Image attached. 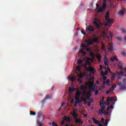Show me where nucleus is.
<instances>
[{"label": "nucleus", "instance_id": "obj_1", "mask_svg": "<svg viewBox=\"0 0 126 126\" xmlns=\"http://www.w3.org/2000/svg\"><path fill=\"white\" fill-rule=\"evenodd\" d=\"M98 42V37H95L94 38H89L87 41V44L89 45H94V43Z\"/></svg>", "mask_w": 126, "mask_h": 126}, {"label": "nucleus", "instance_id": "obj_2", "mask_svg": "<svg viewBox=\"0 0 126 126\" xmlns=\"http://www.w3.org/2000/svg\"><path fill=\"white\" fill-rule=\"evenodd\" d=\"M93 23L95 25L97 29H100L102 26H103V24L102 23H98L96 21H93Z\"/></svg>", "mask_w": 126, "mask_h": 126}, {"label": "nucleus", "instance_id": "obj_3", "mask_svg": "<svg viewBox=\"0 0 126 126\" xmlns=\"http://www.w3.org/2000/svg\"><path fill=\"white\" fill-rule=\"evenodd\" d=\"M98 114H99V115L104 114V116H108V115H109V112H106V110H104V109H102V108H100V109L98 110Z\"/></svg>", "mask_w": 126, "mask_h": 126}, {"label": "nucleus", "instance_id": "obj_4", "mask_svg": "<svg viewBox=\"0 0 126 126\" xmlns=\"http://www.w3.org/2000/svg\"><path fill=\"white\" fill-rule=\"evenodd\" d=\"M86 31H89V32H94V31H95V28H94L92 26L90 25L86 28Z\"/></svg>", "mask_w": 126, "mask_h": 126}, {"label": "nucleus", "instance_id": "obj_5", "mask_svg": "<svg viewBox=\"0 0 126 126\" xmlns=\"http://www.w3.org/2000/svg\"><path fill=\"white\" fill-rule=\"evenodd\" d=\"M107 49H108V46H106L105 43L102 42L101 50H102V51H104V52H105V53H107Z\"/></svg>", "mask_w": 126, "mask_h": 126}, {"label": "nucleus", "instance_id": "obj_6", "mask_svg": "<svg viewBox=\"0 0 126 126\" xmlns=\"http://www.w3.org/2000/svg\"><path fill=\"white\" fill-rule=\"evenodd\" d=\"M38 117L39 120L41 119V122H43V120H44V115L42 112H38Z\"/></svg>", "mask_w": 126, "mask_h": 126}, {"label": "nucleus", "instance_id": "obj_7", "mask_svg": "<svg viewBox=\"0 0 126 126\" xmlns=\"http://www.w3.org/2000/svg\"><path fill=\"white\" fill-rule=\"evenodd\" d=\"M80 95H81V92H80V91L77 92L76 93V94L75 95V100H79V97H80Z\"/></svg>", "mask_w": 126, "mask_h": 126}, {"label": "nucleus", "instance_id": "obj_8", "mask_svg": "<svg viewBox=\"0 0 126 126\" xmlns=\"http://www.w3.org/2000/svg\"><path fill=\"white\" fill-rule=\"evenodd\" d=\"M105 9H106V5H103V7L98 8L97 12H102Z\"/></svg>", "mask_w": 126, "mask_h": 126}, {"label": "nucleus", "instance_id": "obj_9", "mask_svg": "<svg viewBox=\"0 0 126 126\" xmlns=\"http://www.w3.org/2000/svg\"><path fill=\"white\" fill-rule=\"evenodd\" d=\"M118 66L120 69H123L124 64H123L121 62H119L118 64Z\"/></svg>", "mask_w": 126, "mask_h": 126}, {"label": "nucleus", "instance_id": "obj_10", "mask_svg": "<svg viewBox=\"0 0 126 126\" xmlns=\"http://www.w3.org/2000/svg\"><path fill=\"white\" fill-rule=\"evenodd\" d=\"M50 99H52V96H51L50 95H46L44 99L43 100V102H45V100H49Z\"/></svg>", "mask_w": 126, "mask_h": 126}, {"label": "nucleus", "instance_id": "obj_11", "mask_svg": "<svg viewBox=\"0 0 126 126\" xmlns=\"http://www.w3.org/2000/svg\"><path fill=\"white\" fill-rule=\"evenodd\" d=\"M125 11H126V9H125L120 10L118 13L119 15H123L124 14V13H125Z\"/></svg>", "mask_w": 126, "mask_h": 126}, {"label": "nucleus", "instance_id": "obj_12", "mask_svg": "<svg viewBox=\"0 0 126 126\" xmlns=\"http://www.w3.org/2000/svg\"><path fill=\"white\" fill-rule=\"evenodd\" d=\"M75 123H76V124H80V125H82L83 124V121L80 120V119H76L75 120Z\"/></svg>", "mask_w": 126, "mask_h": 126}, {"label": "nucleus", "instance_id": "obj_13", "mask_svg": "<svg viewBox=\"0 0 126 126\" xmlns=\"http://www.w3.org/2000/svg\"><path fill=\"white\" fill-rule=\"evenodd\" d=\"M93 121L94 124H95V125H98V126H99V125H100V123H99V121L96 120L94 118H93Z\"/></svg>", "mask_w": 126, "mask_h": 126}, {"label": "nucleus", "instance_id": "obj_14", "mask_svg": "<svg viewBox=\"0 0 126 126\" xmlns=\"http://www.w3.org/2000/svg\"><path fill=\"white\" fill-rule=\"evenodd\" d=\"M126 85H121L119 89L120 90H124V91H125L126 90Z\"/></svg>", "mask_w": 126, "mask_h": 126}, {"label": "nucleus", "instance_id": "obj_15", "mask_svg": "<svg viewBox=\"0 0 126 126\" xmlns=\"http://www.w3.org/2000/svg\"><path fill=\"white\" fill-rule=\"evenodd\" d=\"M80 89L81 90H86L87 89V86L84 85H82L80 87Z\"/></svg>", "mask_w": 126, "mask_h": 126}, {"label": "nucleus", "instance_id": "obj_16", "mask_svg": "<svg viewBox=\"0 0 126 126\" xmlns=\"http://www.w3.org/2000/svg\"><path fill=\"white\" fill-rule=\"evenodd\" d=\"M106 22L109 24H111V23H114V20L109 19L106 20Z\"/></svg>", "mask_w": 126, "mask_h": 126}, {"label": "nucleus", "instance_id": "obj_17", "mask_svg": "<svg viewBox=\"0 0 126 126\" xmlns=\"http://www.w3.org/2000/svg\"><path fill=\"white\" fill-rule=\"evenodd\" d=\"M107 102H111L112 101H114V97H108L107 99Z\"/></svg>", "mask_w": 126, "mask_h": 126}, {"label": "nucleus", "instance_id": "obj_18", "mask_svg": "<svg viewBox=\"0 0 126 126\" xmlns=\"http://www.w3.org/2000/svg\"><path fill=\"white\" fill-rule=\"evenodd\" d=\"M88 71H89L90 72H94V68L90 67L88 69H87Z\"/></svg>", "mask_w": 126, "mask_h": 126}, {"label": "nucleus", "instance_id": "obj_19", "mask_svg": "<svg viewBox=\"0 0 126 126\" xmlns=\"http://www.w3.org/2000/svg\"><path fill=\"white\" fill-rule=\"evenodd\" d=\"M79 53H82V56H86V52L84 51L82 49L80 50Z\"/></svg>", "mask_w": 126, "mask_h": 126}, {"label": "nucleus", "instance_id": "obj_20", "mask_svg": "<svg viewBox=\"0 0 126 126\" xmlns=\"http://www.w3.org/2000/svg\"><path fill=\"white\" fill-rule=\"evenodd\" d=\"M63 120L66 121V122H70V118L69 117H67L66 116L64 117Z\"/></svg>", "mask_w": 126, "mask_h": 126}, {"label": "nucleus", "instance_id": "obj_21", "mask_svg": "<svg viewBox=\"0 0 126 126\" xmlns=\"http://www.w3.org/2000/svg\"><path fill=\"white\" fill-rule=\"evenodd\" d=\"M90 56L93 59H94L95 58V54H94V53L92 52V51H91V52L90 53Z\"/></svg>", "mask_w": 126, "mask_h": 126}, {"label": "nucleus", "instance_id": "obj_22", "mask_svg": "<svg viewBox=\"0 0 126 126\" xmlns=\"http://www.w3.org/2000/svg\"><path fill=\"white\" fill-rule=\"evenodd\" d=\"M90 91H93V92H95V86H90Z\"/></svg>", "mask_w": 126, "mask_h": 126}, {"label": "nucleus", "instance_id": "obj_23", "mask_svg": "<svg viewBox=\"0 0 126 126\" xmlns=\"http://www.w3.org/2000/svg\"><path fill=\"white\" fill-rule=\"evenodd\" d=\"M107 50L108 52H112V51L113 50V45L110 46L109 47H108Z\"/></svg>", "mask_w": 126, "mask_h": 126}, {"label": "nucleus", "instance_id": "obj_24", "mask_svg": "<svg viewBox=\"0 0 126 126\" xmlns=\"http://www.w3.org/2000/svg\"><path fill=\"white\" fill-rule=\"evenodd\" d=\"M87 94L88 95L86 97V99H90V97H91V93L88 92Z\"/></svg>", "mask_w": 126, "mask_h": 126}, {"label": "nucleus", "instance_id": "obj_25", "mask_svg": "<svg viewBox=\"0 0 126 126\" xmlns=\"http://www.w3.org/2000/svg\"><path fill=\"white\" fill-rule=\"evenodd\" d=\"M109 122H110V120L106 119L105 121V122H104V124L102 125H104V126H108V124H109Z\"/></svg>", "mask_w": 126, "mask_h": 126}, {"label": "nucleus", "instance_id": "obj_26", "mask_svg": "<svg viewBox=\"0 0 126 126\" xmlns=\"http://www.w3.org/2000/svg\"><path fill=\"white\" fill-rule=\"evenodd\" d=\"M82 101L84 102V105H86L87 104V100L86 99V98H82Z\"/></svg>", "mask_w": 126, "mask_h": 126}, {"label": "nucleus", "instance_id": "obj_27", "mask_svg": "<svg viewBox=\"0 0 126 126\" xmlns=\"http://www.w3.org/2000/svg\"><path fill=\"white\" fill-rule=\"evenodd\" d=\"M96 58L98 60L99 63H101V56L99 54L96 56Z\"/></svg>", "mask_w": 126, "mask_h": 126}, {"label": "nucleus", "instance_id": "obj_28", "mask_svg": "<svg viewBox=\"0 0 126 126\" xmlns=\"http://www.w3.org/2000/svg\"><path fill=\"white\" fill-rule=\"evenodd\" d=\"M109 12H107L106 13V15L105 16V19H106V21H107V20H108V19H110V18L109 17Z\"/></svg>", "mask_w": 126, "mask_h": 126}, {"label": "nucleus", "instance_id": "obj_29", "mask_svg": "<svg viewBox=\"0 0 126 126\" xmlns=\"http://www.w3.org/2000/svg\"><path fill=\"white\" fill-rule=\"evenodd\" d=\"M72 116H73V118H74V119H77V115H76V114H75V113H72Z\"/></svg>", "mask_w": 126, "mask_h": 126}, {"label": "nucleus", "instance_id": "obj_30", "mask_svg": "<svg viewBox=\"0 0 126 126\" xmlns=\"http://www.w3.org/2000/svg\"><path fill=\"white\" fill-rule=\"evenodd\" d=\"M82 62H83V60H79L77 61V63L79 64H81V63H82Z\"/></svg>", "mask_w": 126, "mask_h": 126}, {"label": "nucleus", "instance_id": "obj_31", "mask_svg": "<svg viewBox=\"0 0 126 126\" xmlns=\"http://www.w3.org/2000/svg\"><path fill=\"white\" fill-rule=\"evenodd\" d=\"M36 115V113L32 112V111H30V115L31 116H35Z\"/></svg>", "mask_w": 126, "mask_h": 126}, {"label": "nucleus", "instance_id": "obj_32", "mask_svg": "<svg viewBox=\"0 0 126 126\" xmlns=\"http://www.w3.org/2000/svg\"><path fill=\"white\" fill-rule=\"evenodd\" d=\"M69 79L70 81H74L75 80V79H74V77H70Z\"/></svg>", "mask_w": 126, "mask_h": 126}, {"label": "nucleus", "instance_id": "obj_33", "mask_svg": "<svg viewBox=\"0 0 126 126\" xmlns=\"http://www.w3.org/2000/svg\"><path fill=\"white\" fill-rule=\"evenodd\" d=\"M85 49H86V51H87V52H91V48H90L86 47Z\"/></svg>", "mask_w": 126, "mask_h": 126}, {"label": "nucleus", "instance_id": "obj_34", "mask_svg": "<svg viewBox=\"0 0 126 126\" xmlns=\"http://www.w3.org/2000/svg\"><path fill=\"white\" fill-rule=\"evenodd\" d=\"M81 47H82V48H83L84 49H85L87 47L86 45L84 44V43H82L81 45Z\"/></svg>", "mask_w": 126, "mask_h": 126}, {"label": "nucleus", "instance_id": "obj_35", "mask_svg": "<svg viewBox=\"0 0 126 126\" xmlns=\"http://www.w3.org/2000/svg\"><path fill=\"white\" fill-rule=\"evenodd\" d=\"M75 89H74V88L71 89V88H70V89H69V91L70 92H73V91H75Z\"/></svg>", "mask_w": 126, "mask_h": 126}, {"label": "nucleus", "instance_id": "obj_36", "mask_svg": "<svg viewBox=\"0 0 126 126\" xmlns=\"http://www.w3.org/2000/svg\"><path fill=\"white\" fill-rule=\"evenodd\" d=\"M90 64H91L90 62L87 61L86 63V64L85 65V66H86V65H90Z\"/></svg>", "mask_w": 126, "mask_h": 126}, {"label": "nucleus", "instance_id": "obj_37", "mask_svg": "<svg viewBox=\"0 0 126 126\" xmlns=\"http://www.w3.org/2000/svg\"><path fill=\"white\" fill-rule=\"evenodd\" d=\"M101 122H100V124H102V125L104 124V123L105 122V119H104V118H101Z\"/></svg>", "mask_w": 126, "mask_h": 126}, {"label": "nucleus", "instance_id": "obj_38", "mask_svg": "<svg viewBox=\"0 0 126 126\" xmlns=\"http://www.w3.org/2000/svg\"><path fill=\"white\" fill-rule=\"evenodd\" d=\"M81 33L82 34H83V35H86V32L84 31V30H82L81 31Z\"/></svg>", "mask_w": 126, "mask_h": 126}, {"label": "nucleus", "instance_id": "obj_39", "mask_svg": "<svg viewBox=\"0 0 126 126\" xmlns=\"http://www.w3.org/2000/svg\"><path fill=\"white\" fill-rule=\"evenodd\" d=\"M106 84H107V86L110 85V80L109 79H107L106 80Z\"/></svg>", "mask_w": 126, "mask_h": 126}, {"label": "nucleus", "instance_id": "obj_40", "mask_svg": "<svg viewBox=\"0 0 126 126\" xmlns=\"http://www.w3.org/2000/svg\"><path fill=\"white\" fill-rule=\"evenodd\" d=\"M124 73H125V72H124V71H120V72H119L118 74L119 75H122L124 74Z\"/></svg>", "mask_w": 126, "mask_h": 126}, {"label": "nucleus", "instance_id": "obj_41", "mask_svg": "<svg viewBox=\"0 0 126 126\" xmlns=\"http://www.w3.org/2000/svg\"><path fill=\"white\" fill-rule=\"evenodd\" d=\"M110 73H111V74H112V75H116V74L114 73H112V72H111V70H110V68H108V70Z\"/></svg>", "mask_w": 126, "mask_h": 126}, {"label": "nucleus", "instance_id": "obj_42", "mask_svg": "<svg viewBox=\"0 0 126 126\" xmlns=\"http://www.w3.org/2000/svg\"><path fill=\"white\" fill-rule=\"evenodd\" d=\"M123 83H124V85H126V78L123 79Z\"/></svg>", "mask_w": 126, "mask_h": 126}, {"label": "nucleus", "instance_id": "obj_43", "mask_svg": "<svg viewBox=\"0 0 126 126\" xmlns=\"http://www.w3.org/2000/svg\"><path fill=\"white\" fill-rule=\"evenodd\" d=\"M77 81H79V83H80V84H81L82 83V80H81V79H80V78L78 79H77Z\"/></svg>", "mask_w": 126, "mask_h": 126}, {"label": "nucleus", "instance_id": "obj_44", "mask_svg": "<svg viewBox=\"0 0 126 126\" xmlns=\"http://www.w3.org/2000/svg\"><path fill=\"white\" fill-rule=\"evenodd\" d=\"M117 40H118V41H122V38L120 37H116Z\"/></svg>", "mask_w": 126, "mask_h": 126}, {"label": "nucleus", "instance_id": "obj_45", "mask_svg": "<svg viewBox=\"0 0 126 126\" xmlns=\"http://www.w3.org/2000/svg\"><path fill=\"white\" fill-rule=\"evenodd\" d=\"M105 108H106V107H105V106L102 105L101 106V109H102V110H104V111H106V109H105Z\"/></svg>", "mask_w": 126, "mask_h": 126}, {"label": "nucleus", "instance_id": "obj_46", "mask_svg": "<svg viewBox=\"0 0 126 126\" xmlns=\"http://www.w3.org/2000/svg\"><path fill=\"white\" fill-rule=\"evenodd\" d=\"M110 61H111V62H115L114 57H113V58H111Z\"/></svg>", "mask_w": 126, "mask_h": 126}, {"label": "nucleus", "instance_id": "obj_47", "mask_svg": "<svg viewBox=\"0 0 126 126\" xmlns=\"http://www.w3.org/2000/svg\"><path fill=\"white\" fill-rule=\"evenodd\" d=\"M101 76H105V73H104L103 71H102L101 72Z\"/></svg>", "mask_w": 126, "mask_h": 126}, {"label": "nucleus", "instance_id": "obj_48", "mask_svg": "<svg viewBox=\"0 0 126 126\" xmlns=\"http://www.w3.org/2000/svg\"><path fill=\"white\" fill-rule=\"evenodd\" d=\"M104 63L105 65L106 66L108 65V62L107 61V60H105Z\"/></svg>", "mask_w": 126, "mask_h": 126}, {"label": "nucleus", "instance_id": "obj_49", "mask_svg": "<svg viewBox=\"0 0 126 126\" xmlns=\"http://www.w3.org/2000/svg\"><path fill=\"white\" fill-rule=\"evenodd\" d=\"M109 73V72H108V71H105L104 72V75H108Z\"/></svg>", "mask_w": 126, "mask_h": 126}, {"label": "nucleus", "instance_id": "obj_50", "mask_svg": "<svg viewBox=\"0 0 126 126\" xmlns=\"http://www.w3.org/2000/svg\"><path fill=\"white\" fill-rule=\"evenodd\" d=\"M94 94L96 95H98V93H99V91H95V92H94Z\"/></svg>", "mask_w": 126, "mask_h": 126}, {"label": "nucleus", "instance_id": "obj_51", "mask_svg": "<svg viewBox=\"0 0 126 126\" xmlns=\"http://www.w3.org/2000/svg\"><path fill=\"white\" fill-rule=\"evenodd\" d=\"M86 94H87V93L84 92L83 94H82V96H84Z\"/></svg>", "mask_w": 126, "mask_h": 126}, {"label": "nucleus", "instance_id": "obj_52", "mask_svg": "<svg viewBox=\"0 0 126 126\" xmlns=\"http://www.w3.org/2000/svg\"><path fill=\"white\" fill-rule=\"evenodd\" d=\"M90 86H94V82H91V85Z\"/></svg>", "mask_w": 126, "mask_h": 126}, {"label": "nucleus", "instance_id": "obj_53", "mask_svg": "<svg viewBox=\"0 0 126 126\" xmlns=\"http://www.w3.org/2000/svg\"><path fill=\"white\" fill-rule=\"evenodd\" d=\"M108 91L111 93V92H113L114 91V90L112 89L111 88H110Z\"/></svg>", "mask_w": 126, "mask_h": 126}, {"label": "nucleus", "instance_id": "obj_54", "mask_svg": "<svg viewBox=\"0 0 126 126\" xmlns=\"http://www.w3.org/2000/svg\"><path fill=\"white\" fill-rule=\"evenodd\" d=\"M76 101H77V102L78 103H78H81V102H82V100H80L79 99L76 100Z\"/></svg>", "mask_w": 126, "mask_h": 126}, {"label": "nucleus", "instance_id": "obj_55", "mask_svg": "<svg viewBox=\"0 0 126 126\" xmlns=\"http://www.w3.org/2000/svg\"><path fill=\"white\" fill-rule=\"evenodd\" d=\"M105 105H107V106H109L110 105V102L108 101L107 102H105Z\"/></svg>", "mask_w": 126, "mask_h": 126}, {"label": "nucleus", "instance_id": "obj_56", "mask_svg": "<svg viewBox=\"0 0 126 126\" xmlns=\"http://www.w3.org/2000/svg\"><path fill=\"white\" fill-rule=\"evenodd\" d=\"M74 89H75V91H76L77 92H79V89H78V88H74Z\"/></svg>", "mask_w": 126, "mask_h": 126}, {"label": "nucleus", "instance_id": "obj_57", "mask_svg": "<svg viewBox=\"0 0 126 126\" xmlns=\"http://www.w3.org/2000/svg\"><path fill=\"white\" fill-rule=\"evenodd\" d=\"M121 55H122V56H126V54L125 52H123L121 53Z\"/></svg>", "mask_w": 126, "mask_h": 126}, {"label": "nucleus", "instance_id": "obj_58", "mask_svg": "<svg viewBox=\"0 0 126 126\" xmlns=\"http://www.w3.org/2000/svg\"><path fill=\"white\" fill-rule=\"evenodd\" d=\"M114 61H116V62H119V60H118V58L117 57H114Z\"/></svg>", "mask_w": 126, "mask_h": 126}, {"label": "nucleus", "instance_id": "obj_59", "mask_svg": "<svg viewBox=\"0 0 126 126\" xmlns=\"http://www.w3.org/2000/svg\"><path fill=\"white\" fill-rule=\"evenodd\" d=\"M88 85H89V82H87L85 84V86H88Z\"/></svg>", "mask_w": 126, "mask_h": 126}, {"label": "nucleus", "instance_id": "obj_60", "mask_svg": "<svg viewBox=\"0 0 126 126\" xmlns=\"http://www.w3.org/2000/svg\"><path fill=\"white\" fill-rule=\"evenodd\" d=\"M77 104H78V102H77V101H75L74 107H77Z\"/></svg>", "mask_w": 126, "mask_h": 126}, {"label": "nucleus", "instance_id": "obj_61", "mask_svg": "<svg viewBox=\"0 0 126 126\" xmlns=\"http://www.w3.org/2000/svg\"><path fill=\"white\" fill-rule=\"evenodd\" d=\"M110 109H111V107L108 106L107 109H106V111H110Z\"/></svg>", "mask_w": 126, "mask_h": 126}, {"label": "nucleus", "instance_id": "obj_62", "mask_svg": "<svg viewBox=\"0 0 126 126\" xmlns=\"http://www.w3.org/2000/svg\"><path fill=\"white\" fill-rule=\"evenodd\" d=\"M96 9H99V4L96 3Z\"/></svg>", "mask_w": 126, "mask_h": 126}, {"label": "nucleus", "instance_id": "obj_63", "mask_svg": "<svg viewBox=\"0 0 126 126\" xmlns=\"http://www.w3.org/2000/svg\"><path fill=\"white\" fill-rule=\"evenodd\" d=\"M88 107H90V106H91V102H88Z\"/></svg>", "mask_w": 126, "mask_h": 126}, {"label": "nucleus", "instance_id": "obj_64", "mask_svg": "<svg viewBox=\"0 0 126 126\" xmlns=\"http://www.w3.org/2000/svg\"><path fill=\"white\" fill-rule=\"evenodd\" d=\"M112 87L113 89H115V88H116L117 87V86L116 85H113L112 86Z\"/></svg>", "mask_w": 126, "mask_h": 126}]
</instances>
